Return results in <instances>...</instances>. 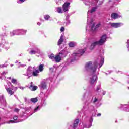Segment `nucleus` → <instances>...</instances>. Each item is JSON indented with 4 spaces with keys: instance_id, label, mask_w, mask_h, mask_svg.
<instances>
[{
    "instance_id": "obj_1",
    "label": "nucleus",
    "mask_w": 129,
    "mask_h": 129,
    "mask_svg": "<svg viewBox=\"0 0 129 129\" xmlns=\"http://www.w3.org/2000/svg\"><path fill=\"white\" fill-rule=\"evenodd\" d=\"M105 42H106V35L105 34L101 36L99 41L94 42L91 44L89 43L88 45L90 46L89 49L90 50H93L95 47V46H96L97 45H103V44H104Z\"/></svg>"
},
{
    "instance_id": "obj_2",
    "label": "nucleus",
    "mask_w": 129,
    "mask_h": 129,
    "mask_svg": "<svg viewBox=\"0 0 129 129\" xmlns=\"http://www.w3.org/2000/svg\"><path fill=\"white\" fill-rule=\"evenodd\" d=\"M96 68H97V64H95L94 66H92V62L89 61L86 63L85 66V69L87 71L90 72V73H94L96 72Z\"/></svg>"
},
{
    "instance_id": "obj_3",
    "label": "nucleus",
    "mask_w": 129,
    "mask_h": 129,
    "mask_svg": "<svg viewBox=\"0 0 129 129\" xmlns=\"http://www.w3.org/2000/svg\"><path fill=\"white\" fill-rule=\"evenodd\" d=\"M67 55V51L65 50H63L59 53V55H57L54 56V61L57 62V63H59V62H61L62 58H65Z\"/></svg>"
},
{
    "instance_id": "obj_4",
    "label": "nucleus",
    "mask_w": 129,
    "mask_h": 129,
    "mask_svg": "<svg viewBox=\"0 0 129 129\" xmlns=\"http://www.w3.org/2000/svg\"><path fill=\"white\" fill-rule=\"evenodd\" d=\"M96 72L95 73H90V80L89 82L91 85L94 84L95 82H96L97 81V76L95 74Z\"/></svg>"
},
{
    "instance_id": "obj_5",
    "label": "nucleus",
    "mask_w": 129,
    "mask_h": 129,
    "mask_svg": "<svg viewBox=\"0 0 129 129\" xmlns=\"http://www.w3.org/2000/svg\"><path fill=\"white\" fill-rule=\"evenodd\" d=\"M26 33H27V30H25L23 29L17 30H15L13 31L12 35L14 36V35H21V34L23 35L24 34H26Z\"/></svg>"
},
{
    "instance_id": "obj_6",
    "label": "nucleus",
    "mask_w": 129,
    "mask_h": 129,
    "mask_svg": "<svg viewBox=\"0 0 129 129\" xmlns=\"http://www.w3.org/2000/svg\"><path fill=\"white\" fill-rule=\"evenodd\" d=\"M69 8H70V2H66L62 5V10L65 13H66V12H68Z\"/></svg>"
},
{
    "instance_id": "obj_7",
    "label": "nucleus",
    "mask_w": 129,
    "mask_h": 129,
    "mask_svg": "<svg viewBox=\"0 0 129 129\" xmlns=\"http://www.w3.org/2000/svg\"><path fill=\"white\" fill-rule=\"evenodd\" d=\"M85 49H80L79 50L77 53H73V57H77V56L80 57V56H82L83 54L85 53Z\"/></svg>"
},
{
    "instance_id": "obj_8",
    "label": "nucleus",
    "mask_w": 129,
    "mask_h": 129,
    "mask_svg": "<svg viewBox=\"0 0 129 129\" xmlns=\"http://www.w3.org/2000/svg\"><path fill=\"white\" fill-rule=\"evenodd\" d=\"M39 87L41 89H46L47 88V83L44 81L41 82Z\"/></svg>"
},
{
    "instance_id": "obj_9",
    "label": "nucleus",
    "mask_w": 129,
    "mask_h": 129,
    "mask_svg": "<svg viewBox=\"0 0 129 129\" xmlns=\"http://www.w3.org/2000/svg\"><path fill=\"white\" fill-rule=\"evenodd\" d=\"M32 69H33V68H32V67H29L27 70V72L26 73V74H24V75H25L26 76H29V75H31L32 74Z\"/></svg>"
},
{
    "instance_id": "obj_10",
    "label": "nucleus",
    "mask_w": 129,
    "mask_h": 129,
    "mask_svg": "<svg viewBox=\"0 0 129 129\" xmlns=\"http://www.w3.org/2000/svg\"><path fill=\"white\" fill-rule=\"evenodd\" d=\"M111 25V27L113 28H119L120 27L121 23H109Z\"/></svg>"
},
{
    "instance_id": "obj_11",
    "label": "nucleus",
    "mask_w": 129,
    "mask_h": 129,
    "mask_svg": "<svg viewBox=\"0 0 129 129\" xmlns=\"http://www.w3.org/2000/svg\"><path fill=\"white\" fill-rule=\"evenodd\" d=\"M29 53L30 55H34V54H37V53L40 54V51L38 49H36L35 50H32Z\"/></svg>"
},
{
    "instance_id": "obj_12",
    "label": "nucleus",
    "mask_w": 129,
    "mask_h": 129,
    "mask_svg": "<svg viewBox=\"0 0 129 129\" xmlns=\"http://www.w3.org/2000/svg\"><path fill=\"white\" fill-rule=\"evenodd\" d=\"M29 88L32 90V91H35V90H37V89H38V87H37V86H33V82H31L30 83V87Z\"/></svg>"
},
{
    "instance_id": "obj_13",
    "label": "nucleus",
    "mask_w": 129,
    "mask_h": 129,
    "mask_svg": "<svg viewBox=\"0 0 129 129\" xmlns=\"http://www.w3.org/2000/svg\"><path fill=\"white\" fill-rule=\"evenodd\" d=\"M119 17H120V16H119L117 13H112L111 15V18L112 19H114V20L117 19Z\"/></svg>"
},
{
    "instance_id": "obj_14",
    "label": "nucleus",
    "mask_w": 129,
    "mask_h": 129,
    "mask_svg": "<svg viewBox=\"0 0 129 129\" xmlns=\"http://www.w3.org/2000/svg\"><path fill=\"white\" fill-rule=\"evenodd\" d=\"M0 103H2L3 105H6L7 104V101L4 99V96H0Z\"/></svg>"
},
{
    "instance_id": "obj_15",
    "label": "nucleus",
    "mask_w": 129,
    "mask_h": 129,
    "mask_svg": "<svg viewBox=\"0 0 129 129\" xmlns=\"http://www.w3.org/2000/svg\"><path fill=\"white\" fill-rule=\"evenodd\" d=\"M64 42V35H61L60 36V38L58 42V46H60L62 44V42Z\"/></svg>"
},
{
    "instance_id": "obj_16",
    "label": "nucleus",
    "mask_w": 129,
    "mask_h": 129,
    "mask_svg": "<svg viewBox=\"0 0 129 129\" xmlns=\"http://www.w3.org/2000/svg\"><path fill=\"white\" fill-rule=\"evenodd\" d=\"M6 89L8 94H10V95H14V94H15V92L12 91V90H11V88H6Z\"/></svg>"
},
{
    "instance_id": "obj_17",
    "label": "nucleus",
    "mask_w": 129,
    "mask_h": 129,
    "mask_svg": "<svg viewBox=\"0 0 129 129\" xmlns=\"http://www.w3.org/2000/svg\"><path fill=\"white\" fill-rule=\"evenodd\" d=\"M39 73H40V71L39 70H36L35 71H33L32 73L33 76L37 77L39 76Z\"/></svg>"
},
{
    "instance_id": "obj_18",
    "label": "nucleus",
    "mask_w": 129,
    "mask_h": 129,
    "mask_svg": "<svg viewBox=\"0 0 129 129\" xmlns=\"http://www.w3.org/2000/svg\"><path fill=\"white\" fill-rule=\"evenodd\" d=\"M38 70L40 72H42L44 70V64H40L38 67Z\"/></svg>"
},
{
    "instance_id": "obj_19",
    "label": "nucleus",
    "mask_w": 129,
    "mask_h": 129,
    "mask_svg": "<svg viewBox=\"0 0 129 129\" xmlns=\"http://www.w3.org/2000/svg\"><path fill=\"white\" fill-rule=\"evenodd\" d=\"M30 101L33 102V103H36V102H38V98H33L30 99Z\"/></svg>"
},
{
    "instance_id": "obj_20",
    "label": "nucleus",
    "mask_w": 129,
    "mask_h": 129,
    "mask_svg": "<svg viewBox=\"0 0 129 129\" xmlns=\"http://www.w3.org/2000/svg\"><path fill=\"white\" fill-rule=\"evenodd\" d=\"M57 12L59 13V14H62L63 13V11L62 10V8L57 7Z\"/></svg>"
},
{
    "instance_id": "obj_21",
    "label": "nucleus",
    "mask_w": 129,
    "mask_h": 129,
    "mask_svg": "<svg viewBox=\"0 0 129 129\" xmlns=\"http://www.w3.org/2000/svg\"><path fill=\"white\" fill-rule=\"evenodd\" d=\"M97 8H98L97 6L95 7H93L90 11V13L92 14V13H94V12H95L96 10H97Z\"/></svg>"
},
{
    "instance_id": "obj_22",
    "label": "nucleus",
    "mask_w": 129,
    "mask_h": 129,
    "mask_svg": "<svg viewBox=\"0 0 129 129\" xmlns=\"http://www.w3.org/2000/svg\"><path fill=\"white\" fill-rule=\"evenodd\" d=\"M49 59H51V60H52V61H54L55 56H54L53 54H51L48 56Z\"/></svg>"
},
{
    "instance_id": "obj_23",
    "label": "nucleus",
    "mask_w": 129,
    "mask_h": 129,
    "mask_svg": "<svg viewBox=\"0 0 129 129\" xmlns=\"http://www.w3.org/2000/svg\"><path fill=\"white\" fill-rule=\"evenodd\" d=\"M103 63H104V58H102L101 59L100 63L99 65V68H100V67H101V66H102V65H103Z\"/></svg>"
},
{
    "instance_id": "obj_24",
    "label": "nucleus",
    "mask_w": 129,
    "mask_h": 129,
    "mask_svg": "<svg viewBox=\"0 0 129 129\" xmlns=\"http://www.w3.org/2000/svg\"><path fill=\"white\" fill-rule=\"evenodd\" d=\"M69 46L71 48H73V47L75 46V44L74 42H70L69 43Z\"/></svg>"
},
{
    "instance_id": "obj_25",
    "label": "nucleus",
    "mask_w": 129,
    "mask_h": 129,
    "mask_svg": "<svg viewBox=\"0 0 129 129\" xmlns=\"http://www.w3.org/2000/svg\"><path fill=\"white\" fill-rule=\"evenodd\" d=\"M92 121H93V119H92V118L91 119V120H90V122H91V124L88 125V126H87V128H90V127H91V126H92Z\"/></svg>"
},
{
    "instance_id": "obj_26",
    "label": "nucleus",
    "mask_w": 129,
    "mask_h": 129,
    "mask_svg": "<svg viewBox=\"0 0 129 129\" xmlns=\"http://www.w3.org/2000/svg\"><path fill=\"white\" fill-rule=\"evenodd\" d=\"M94 26H95V23H94L91 27V30H92V31H95V30H96V28H93Z\"/></svg>"
},
{
    "instance_id": "obj_27",
    "label": "nucleus",
    "mask_w": 129,
    "mask_h": 129,
    "mask_svg": "<svg viewBox=\"0 0 129 129\" xmlns=\"http://www.w3.org/2000/svg\"><path fill=\"white\" fill-rule=\"evenodd\" d=\"M74 123H75L76 124H78L79 123V119H76L75 121H74Z\"/></svg>"
},
{
    "instance_id": "obj_28",
    "label": "nucleus",
    "mask_w": 129,
    "mask_h": 129,
    "mask_svg": "<svg viewBox=\"0 0 129 129\" xmlns=\"http://www.w3.org/2000/svg\"><path fill=\"white\" fill-rule=\"evenodd\" d=\"M12 83H13L14 84H17V80L15 79H12Z\"/></svg>"
},
{
    "instance_id": "obj_29",
    "label": "nucleus",
    "mask_w": 129,
    "mask_h": 129,
    "mask_svg": "<svg viewBox=\"0 0 129 129\" xmlns=\"http://www.w3.org/2000/svg\"><path fill=\"white\" fill-rule=\"evenodd\" d=\"M44 19L45 20H49V19H50V16H49V15H45L44 16Z\"/></svg>"
},
{
    "instance_id": "obj_30",
    "label": "nucleus",
    "mask_w": 129,
    "mask_h": 129,
    "mask_svg": "<svg viewBox=\"0 0 129 129\" xmlns=\"http://www.w3.org/2000/svg\"><path fill=\"white\" fill-rule=\"evenodd\" d=\"M25 102H26V103H30V100H28V99H27L26 98H25Z\"/></svg>"
},
{
    "instance_id": "obj_31",
    "label": "nucleus",
    "mask_w": 129,
    "mask_h": 129,
    "mask_svg": "<svg viewBox=\"0 0 129 129\" xmlns=\"http://www.w3.org/2000/svg\"><path fill=\"white\" fill-rule=\"evenodd\" d=\"M77 125H78L77 124L74 123L73 128H76V127H77Z\"/></svg>"
},
{
    "instance_id": "obj_32",
    "label": "nucleus",
    "mask_w": 129,
    "mask_h": 129,
    "mask_svg": "<svg viewBox=\"0 0 129 129\" xmlns=\"http://www.w3.org/2000/svg\"><path fill=\"white\" fill-rule=\"evenodd\" d=\"M26 0H19V1H18V4H21V3H24Z\"/></svg>"
},
{
    "instance_id": "obj_33",
    "label": "nucleus",
    "mask_w": 129,
    "mask_h": 129,
    "mask_svg": "<svg viewBox=\"0 0 129 129\" xmlns=\"http://www.w3.org/2000/svg\"><path fill=\"white\" fill-rule=\"evenodd\" d=\"M64 31H65V28H64V27H62L60 28V31H61V32H64Z\"/></svg>"
},
{
    "instance_id": "obj_34",
    "label": "nucleus",
    "mask_w": 129,
    "mask_h": 129,
    "mask_svg": "<svg viewBox=\"0 0 129 129\" xmlns=\"http://www.w3.org/2000/svg\"><path fill=\"white\" fill-rule=\"evenodd\" d=\"M99 89H100V85H99L97 86L96 90V91H98V90H99Z\"/></svg>"
},
{
    "instance_id": "obj_35",
    "label": "nucleus",
    "mask_w": 129,
    "mask_h": 129,
    "mask_svg": "<svg viewBox=\"0 0 129 129\" xmlns=\"http://www.w3.org/2000/svg\"><path fill=\"white\" fill-rule=\"evenodd\" d=\"M14 111L15 112H19L20 111V109H18V108H16L14 110Z\"/></svg>"
},
{
    "instance_id": "obj_36",
    "label": "nucleus",
    "mask_w": 129,
    "mask_h": 129,
    "mask_svg": "<svg viewBox=\"0 0 129 129\" xmlns=\"http://www.w3.org/2000/svg\"><path fill=\"white\" fill-rule=\"evenodd\" d=\"M13 119L14 120H17V119H18V116H15L14 117H13Z\"/></svg>"
},
{
    "instance_id": "obj_37",
    "label": "nucleus",
    "mask_w": 129,
    "mask_h": 129,
    "mask_svg": "<svg viewBox=\"0 0 129 129\" xmlns=\"http://www.w3.org/2000/svg\"><path fill=\"white\" fill-rule=\"evenodd\" d=\"M50 72H54V68H50Z\"/></svg>"
},
{
    "instance_id": "obj_38",
    "label": "nucleus",
    "mask_w": 129,
    "mask_h": 129,
    "mask_svg": "<svg viewBox=\"0 0 129 129\" xmlns=\"http://www.w3.org/2000/svg\"><path fill=\"white\" fill-rule=\"evenodd\" d=\"M100 27V23H99L96 25V28H99Z\"/></svg>"
},
{
    "instance_id": "obj_39",
    "label": "nucleus",
    "mask_w": 129,
    "mask_h": 129,
    "mask_svg": "<svg viewBox=\"0 0 129 129\" xmlns=\"http://www.w3.org/2000/svg\"><path fill=\"white\" fill-rule=\"evenodd\" d=\"M10 122H13V123H16L18 122L16 121H14V120H10Z\"/></svg>"
},
{
    "instance_id": "obj_40",
    "label": "nucleus",
    "mask_w": 129,
    "mask_h": 129,
    "mask_svg": "<svg viewBox=\"0 0 129 129\" xmlns=\"http://www.w3.org/2000/svg\"><path fill=\"white\" fill-rule=\"evenodd\" d=\"M69 24H70V20H68L66 23V25H69Z\"/></svg>"
},
{
    "instance_id": "obj_41",
    "label": "nucleus",
    "mask_w": 129,
    "mask_h": 129,
    "mask_svg": "<svg viewBox=\"0 0 129 129\" xmlns=\"http://www.w3.org/2000/svg\"><path fill=\"white\" fill-rule=\"evenodd\" d=\"M39 106H38L37 108H36L35 109H34V111H37V110H38V109H39Z\"/></svg>"
},
{
    "instance_id": "obj_42",
    "label": "nucleus",
    "mask_w": 129,
    "mask_h": 129,
    "mask_svg": "<svg viewBox=\"0 0 129 129\" xmlns=\"http://www.w3.org/2000/svg\"><path fill=\"white\" fill-rule=\"evenodd\" d=\"M3 75H5V74H7V72H3L2 73Z\"/></svg>"
},
{
    "instance_id": "obj_43",
    "label": "nucleus",
    "mask_w": 129,
    "mask_h": 129,
    "mask_svg": "<svg viewBox=\"0 0 129 129\" xmlns=\"http://www.w3.org/2000/svg\"><path fill=\"white\" fill-rule=\"evenodd\" d=\"M97 98H95V100H94V102L95 103V102H97Z\"/></svg>"
},
{
    "instance_id": "obj_44",
    "label": "nucleus",
    "mask_w": 129,
    "mask_h": 129,
    "mask_svg": "<svg viewBox=\"0 0 129 129\" xmlns=\"http://www.w3.org/2000/svg\"><path fill=\"white\" fill-rule=\"evenodd\" d=\"M75 59H76V57H75L74 59L71 60V63H72V62H73V61H74L75 60Z\"/></svg>"
},
{
    "instance_id": "obj_45",
    "label": "nucleus",
    "mask_w": 129,
    "mask_h": 129,
    "mask_svg": "<svg viewBox=\"0 0 129 129\" xmlns=\"http://www.w3.org/2000/svg\"><path fill=\"white\" fill-rule=\"evenodd\" d=\"M101 115V114L98 113V114L97 115V116H100Z\"/></svg>"
},
{
    "instance_id": "obj_46",
    "label": "nucleus",
    "mask_w": 129,
    "mask_h": 129,
    "mask_svg": "<svg viewBox=\"0 0 129 129\" xmlns=\"http://www.w3.org/2000/svg\"><path fill=\"white\" fill-rule=\"evenodd\" d=\"M21 67H24L26 66V64H21Z\"/></svg>"
},
{
    "instance_id": "obj_47",
    "label": "nucleus",
    "mask_w": 129,
    "mask_h": 129,
    "mask_svg": "<svg viewBox=\"0 0 129 129\" xmlns=\"http://www.w3.org/2000/svg\"><path fill=\"white\" fill-rule=\"evenodd\" d=\"M37 25H38V26H40L41 25V23L38 22L37 23Z\"/></svg>"
},
{
    "instance_id": "obj_48",
    "label": "nucleus",
    "mask_w": 129,
    "mask_h": 129,
    "mask_svg": "<svg viewBox=\"0 0 129 129\" xmlns=\"http://www.w3.org/2000/svg\"><path fill=\"white\" fill-rule=\"evenodd\" d=\"M7 79H10V80H11V79H12V77H8V78H7Z\"/></svg>"
},
{
    "instance_id": "obj_49",
    "label": "nucleus",
    "mask_w": 129,
    "mask_h": 129,
    "mask_svg": "<svg viewBox=\"0 0 129 129\" xmlns=\"http://www.w3.org/2000/svg\"><path fill=\"white\" fill-rule=\"evenodd\" d=\"M20 89H24V87H20Z\"/></svg>"
},
{
    "instance_id": "obj_50",
    "label": "nucleus",
    "mask_w": 129,
    "mask_h": 129,
    "mask_svg": "<svg viewBox=\"0 0 129 129\" xmlns=\"http://www.w3.org/2000/svg\"><path fill=\"white\" fill-rule=\"evenodd\" d=\"M106 92H103V95H104L105 94Z\"/></svg>"
},
{
    "instance_id": "obj_51",
    "label": "nucleus",
    "mask_w": 129,
    "mask_h": 129,
    "mask_svg": "<svg viewBox=\"0 0 129 129\" xmlns=\"http://www.w3.org/2000/svg\"><path fill=\"white\" fill-rule=\"evenodd\" d=\"M96 115V114L95 115H92V116H95Z\"/></svg>"
},
{
    "instance_id": "obj_52",
    "label": "nucleus",
    "mask_w": 129,
    "mask_h": 129,
    "mask_svg": "<svg viewBox=\"0 0 129 129\" xmlns=\"http://www.w3.org/2000/svg\"><path fill=\"white\" fill-rule=\"evenodd\" d=\"M33 68H34V69H35V67H33Z\"/></svg>"
},
{
    "instance_id": "obj_53",
    "label": "nucleus",
    "mask_w": 129,
    "mask_h": 129,
    "mask_svg": "<svg viewBox=\"0 0 129 129\" xmlns=\"http://www.w3.org/2000/svg\"><path fill=\"white\" fill-rule=\"evenodd\" d=\"M15 63H18V61H16Z\"/></svg>"
},
{
    "instance_id": "obj_54",
    "label": "nucleus",
    "mask_w": 129,
    "mask_h": 129,
    "mask_svg": "<svg viewBox=\"0 0 129 129\" xmlns=\"http://www.w3.org/2000/svg\"><path fill=\"white\" fill-rule=\"evenodd\" d=\"M16 89H18V88H16Z\"/></svg>"
},
{
    "instance_id": "obj_55",
    "label": "nucleus",
    "mask_w": 129,
    "mask_h": 129,
    "mask_svg": "<svg viewBox=\"0 0 129 129\" xmlns=\"http://www.w3.org/2000/svg\"><path fill=\"white\" fill-rule=\"evenodd\" d=\"M127 48H129V46H127Z\"/></svg>"
},
{
    "instance_id": "obj_56",
    "label": "nucleus",
    "mask_w": 129,
    "mask_h": 129,
    "mask_svg": "<svg viewBox=\"0 0 129 129\" xmlns=\"http://www.w3.org/2000/svg\"><path fill=\"white\" fill-rule=\"evenodd\" d=\"M67 19H68V18H67Z\"/></svg>"
}]
</instances>
